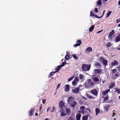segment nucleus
I'll return each mask as SVG.
<instances>
[{"label":"nucleus","mask_w":120,"mask_h":120,"mask_svg":"<svg viewBox=\"0 0 120 120\" xmlns=\"http://www.w3.org/2000/svg\"><path fill=\"white\" fill-rule=\"evenodd\" d=\"M74 100V98L72 97H69L67 100L68 103L70 104L71 107L73 108H74L77 104V102Z\"/></svg>","instance_id":"obj_1"},{"label":"nucleus","mask_w":120,"mask_h":120,"mask_svg":"<svg viewBox=\"0 0 120 120\" xmlns=\"http://www.w3.org/2000/svg\"><path fill=\"white\" fill-rule=\"evenodd\" d=\"M90 66L86 64H83L82 66V70L84 71H88L90 69Z\"/></svg>","instance_id":"obj_2"},{"label":"nucleus","mask_w":120,"mask_h":120,"mask_svg":"<svg viewBox=\"0 0 120 120\" xmlns=\"http://www.w3.org/2000/svg\"><path fill=\"white\" fill-rule=\"evenodd\" d=\"M59 107L62 110H65L64 109L66 108V106L65 105L64 102L62 100L60 101L59 102Z\"/></svg>","instance_id":"obj_3"},{"label":"nucleus","mask_w":120,"mask_h":120,"mask_svg":"<svg viewBox=\"0 0 120 120\" xmlns=\"http://www.w3.org/2000/svg\"><path fill=\"white\" fill-rule=\"evenodd\" d=\"M99 59L101 61H103L102 63L104 66H106L108 65L107 61L106 60H105L103 58V57H100Z\"/></svg>","instance_id":"obj_4"},{"label":"nucleus","mask_w":120,"mask_h":120,"mask_svg":"<svg viewBox=\"0 0 120 120\" xmlns=\"http://www.w3.org/2000/svg\"><path fill=\"white\" fill-rule=\"evenodd\" d=\"M79 87L72 89V91L73 93L74 94H77L79 91Z\"/></svg>","instance_id":"obj_5"},{"label":"nucleus","mask_w":120,"mask_h":120,"mask_svg":"<svg viewBox=\"0 0 120 120\" xmlns=\"http://www.w3.org/2000/svg\"><path fill=\"white\" fill-rule=\"evenodd\" d=\"M115 34V31L114 30H112V31L110 32L109 35V38H112L114 37V35L112 37V36Z\"/></svg>","instance_id":"obj_6"},{"label":"nucleus","mask_w":120,"mask_h":120,"mask_svg":"<svg viewBox=\"0 0 120 120\" xmlns=\"http://www.w3.org/2000/svg\"><path fill=\"white\" fill-rule=\"evenodd\" d=\"M98 92L97 90L95 89L91 90L90 91L91 93L96 96H97Z\"/></svg>","instance_id":"obj_7"},{"label":"nucleus","mask_w":120,"mask_h":120,"mask_svg":"<svg viewBox=\"0 0 120 120\" xmlns=\"http://www.w3.org/2000/svg\"><path fill=\"white\" fill-rule=\"evenodd\" d=\"M87 83L89 87H91L93 86L94 84L90 79H89L88 80Z\"/></svg>","instance_id":"obj_8"},{"label":"nucleus","mask_w":120,"mask_h":120,"mask_svg":"<svg viewBox=\"0 0 120 120\" xmlns=\"http://www.w3.org/2000/svg\"><path fill=\"white\" fill-rule=\"evenodd\" d=\"M111 65L114 66L115 65H117L118 64V62L116 60H114L111 63Z\"/></svg>","instance_id":"obj_9"},{"label":"nucleus","mask_w":120,"mask_h":120,"mask_svg":"<svg viewBox=\"0 0 120 120\" xmlns=\"http://www.w3.org/2000/svg\"><path fill=\"white\" fill-rule=\"evenodd\" d=\"M77 43L75 44L74 45V46L76 47L80 45L81 44V41L80 40H78L76 41Z\"/></svg>","instance_id":"obj_10"},{"label":"nucleus","mask_w":120,"mask_h":120,"mask_svg":"<svg viewBox=\"0 0 120 120\" xmlns=\"http://www.w3.org/2000/svg\"><path fill=\"white\" fill-rule=\"evenodd\" d=\"M64 111L61 110L60 111V112L61 113V116H65L67 114V113L65 112H64Z\"/></svg>","instance_id":"obj_11"},{"label":"nucleus","mask_w":120,"mask_h":120,"mask_svg":"<svg viewBox=\"0 0 120 120\" xmlns=\"http://www.w3.org/2000/svg\"><path fill=\"white\" fill-rule=\"evenodd\" d=\"M115 41L116 42H118L120 41V34L118 35L116 38Z\"/></svg>","instance_id":"obj_12"},{"label":"nucleus","mask_w":120,"mask_h":120,"mask_svg":"<svg viewBox=\"0 0 120 120\" xmlns=\"http://www.w3.org/2000/svg\"><path fill=\"white\" fill-rule=\"evenodd\" d=\"M69 87V85H66L65 91L67 92H69V91L70 90Z\"/></svg>","instance_id":"obj_13"},{"label":"nucleus","mask_w":120,"mask_h":120,"mask_svg":"<svg viewBox=\"0 0 120 120\" xmlns=\"http://www.w3.org/2000/svg\"><path fill=\"white\" fill-rule=\"evenodd\" d=\"M94 71L95 73H101V69H94Z\"/></svg>","instance_id":"obj_14"},{"label":"nucleus","mask_w":120,"mask_h":120,"mask_svg":"<svg viewBox=\"0 0 120 120\" xmlns=\"http://www.w3.org/2000/svg\"><path fill=\"white\" fill-rule=\"evenodd\" d=\"M115 85L114 83H111L110 84V85L109 86V88L110 89H112L113 87Z\"/></svg>","instance_id":"obj_15"},{"label":"nucleus","mask_w":120,"mask_h":120,"mask_svg":"<svg viewBox=\"0 0 120 120\" xmlns=\"http://www.w3.org/2000/svg\"><path fill=\"white\" fill-rule=\"evenodd\" d=\"M66 111L67 112V113L68 115H69L70 114V113L71 112L70 109L68 108H66L65 109Z\"/></svg>","instance_id":"obj_16"},{"label":"nucleus","mask_w":120,"mask_h":120,"mask_svg":"<svg viewBox=\"0 0 120 120\" xmlns=\"http://www.w3.org/2000/svg\"><path fill=\"white\" fill-rule=\"evenodd\" d=\"M81 115L80 114H78L76 116L77 120H80Z\"/></svg>","instance_id":"obj_17"},{"label":"nucleus","mask_w":120,"mask_h":120,"mask_svg":"<svg viewBox=\"0 0 120 120\" xmlns=\"http://www.w3.org/2000/svg\"><path fill=\"white\" fill-rule=\"evenodd\" d=\"M70 58L69 57V56L67 53L66 55L65 56V59L66 60H68Z\"/></svg>","instance_id":"obj_18"},{"label":"nucleus","mask_w":120,"mask_h":120,"mask_svg":"<svg viewBox=\"0 0 120 120\" xmlns=\"http://www.w3.org/2000/svg\"><path fill=\"white\" fill-rule=\"evenodd\" d=\"M112 12L111 11H109L106 14V17L107 18L111 14Z\"/></svg>","instance_id":"obj_19"},{"label":"nucleus","mask_w":120,"mask_h":120,"mask_svg":"<svg viewBox=\"0 0 120 120\" xmlns=\"http://www.w3.org/2000/svg\"><path fill=\"white\" fill-rule=\"evenodd\" d=\"M79 77L80 80H82L83 78V76L81 74H80L79 75Z\"/></svg>","instance_id":"obj_20"},{"label":"nucleus","mask_w":120,"mask_h":120,"mask_svg":"<svg viewBox=\"0 0 120 120\" xmlns=\"http://www.w3.org/2000/svg\"><path fill=\"white\" fill-rule=\"evenodd\" d=\"M115 90L116 91L118 94L120 93V89H118L116 87L115 88Z\"/></svg>","instance_id":"obj_21"},{"label":"nucleus","mask_w":120,"mask_h":120,"mask_svg":"<svg viewBox=\"0 0 120 120\" xmlns=\"http://www.w3.org/2000/svg\"><path fill=\"white\" fill-rule=\"evenodd\" d=\"M94 28V26L92 25L91 26L90 28L89 29V31L90 32L92 31Z\"/></svg>","instance_id":"obj_22"},{"label":"nucleus","mask_w":120,"mask_h":120,"mask_svg":"<svg viewBox=\"0 0 120 120\" xmlns=\"http://www.w3.org/2000/svg\"><path fill=\"white\" fill-rule=\"evenodd\" d=\"M112 45L111 44V42H108L106 45V47L109 48Z\"/></svg>","instance_id":"obj_23"},{"label":"nucleus","mask_w":120,"mask_h":120,"mask_svg":"<svg viewBox=\"0 0 120 120\" xmlns=\"http://www.w3.org/2000/svg\"><path fill=\"white\" fill-rule=\"evenodd\" d=\"M102 3L101 0H99L97 2V3L98 5H101Z\"/></svg>","instance_id":"obj_24"},{"label":"nucleus","mask_w":120,"mask_h":120,"mask_svg":"<svg viewBox=\"0 0 120 120\" xmlns=\"http://www.w3.org/2000/svg\"><path fill=\"white\" fill-rule=\"evenodd\" d=\"M108 93V91L107 90H105L103 92L102 94L103 95L105 96Z\"/></svg>","instance_id":"obj_25"},{"label":"nucleus","mask_w":120,"mask_h":120,"mask_svg":"<svg viewBox=\"0 0 120 120\" xmlns=\"http://www.w3.org/2000/svg\"><path fill=\"white\" fill-rule=\"evenodd\" d=\"M72 56L75 60H78V57L75 54H73Z\"/></svg>","instance_id":"obj_26"},{"label":"nucleus","mask_w":120,"mask_h":120,"mask_svg":"<svg viewBox=\"0 0 120 120\" xmlns=\"http://www.w3.org/2000/svg\"><path fill=\"white\" fill-rule=\"evenodd\" d=\"M94 80L95 82H98L99 81V79L98 78L95 77L94 78Z\"/></svg>","instance_id":"obj_27"},{"label":"nucleus","mask_w":120,"mask_h":120,"mask_svg":"<svg viewBox=\"0 0 120 120\" xmlns=\"http://www.w3.org/2000/svg\"><path fill=\"white\" fill-rule=\"evenodd\" d=\"M100 110L98 108H96V115H97L99 112Z\"/></svg>","instance_id":"obj_28"},{"label":"nucleus","mask_w":120,"mask_h":120,"mask_svg":"<svg viewBox=\"0 0 120 120\" xmlns=\"http://www.w3.org/2000/svg\"><path fill=\"white\" fill-rule=\"evenodd\" d=\"M109 97L108 95H107L104 98V101H103L104 102H105V101L107 100H108Z\"/></svg>","instance_id":"obj_29"},{"label":"nucleus","mask_w":120,"mask_h":120,"mask_svg":"<svg viewBox=\"0 0 120 120\" xmlns=\"http://www.w3.org/2000/svg\"><path fill=\"white\" fill-rule=\"evenodd\" d=\"M54 74L52 72H50L48 75V77L49 78H50Z\"/></svg>","instance_id":"obj_30"},{"label":"nucleus","mask_w":120,"mask_h":120,"mask_svg":"<svg viewBox=\"0 0 120 120\" xmlns=\"http://www.w3.org/2000/svg\"><path fill=\"white\" fill-rule=\"evenodd\" d=\"M88 119V117L86 116H84L82 118L83 120H87Z\"/></svg>","instance_id":"obj_31"},{"label":"nucleus","mask_w":120,"mask_h":120,"mask_svg":"<svg viewBox=\"0 0 120 120\" xmlns=\"http://www.w3.org/2000/svg\"><path fill=\"white\" fill-rule=\"evenodd\" d=\"M95 15L93 13L92 11H91L90 12V16L91 17H94Z\"/></svg>","instance_id":"obj_32"},{"label":"nucleus","mask_w":120,"mask_h":120,"mask_svg":"<svg viewBox=\"0 0 120 120\" xmlns=\"http://www.w3.org/2000/svg\"><path fill=\"white\" fill-rule=\"evenodd\" d=\"M86 50L87 51H92V49L91 47H89L87 48Z\"/></svg>","instance_id":"obj_33"},{"label":"nucleus","mask_w":120,"mask_h":120,"mask_svg":"<svg viewBox=\"0 0 120 120\" xmlns=\"http://www.w3.org/2000/svg\"><path fill=\"white\" fill-rule=\"evenodd\" d=\"M74 80L76 81V82H78L79 80L78 77H75L74 79Z\"/></svg>","instance_id":"obj_34"},{"label":"nucleus","mask_w":120,"mask_h":120,"mask_svg":"<svg viewBox=\"0 0 120 120\" xmlns=\"http://www.w3.org/2000/svg\"><path fill=\"white\" fill-rule=\"evenodd\" d=\"M87 96L88 98L90 99H94L95 98H93L91 96L89 95L88 94H87Z\"/></svg>","instance_id":"obj_35"},{"label":"nucleus","mask_w":120,"mask_h":120,"mask_svg":"<svg viewBox=\"0 0 120 120\" xmlns=\"http://www.w3.org/2000/svg\"><path fill=\"white\" fill-rule=\"evenodd\" d=\"M95 66H101V65L100 64V63L98 62H97L95 64Z\"/></svg>","instance_id":"obj_36"},{"label":"nucleus","mask_w":120,"mask_h":120,"mask_svg":"<svg viewBox=\"0 0 120 120\" xmlns=\"http://www.w3.org/2000/svg\"><path fill=\"white\" fill-rule=\"evenodd\" d=\"M32 111V110H30L29 112V115L31 116H32L33 115Z\"/></svg>","instance_id":"obj_37"},{"label":"nucleus","mask_w":120,"mask_h":120,"mask_svg":"<svg viewBox=\"0 0 120 120\" xmlns=\"http://www.w3.org/2000/svg\"><path fill=\"white\" fill-rule=\"evenodd\" d=\"M77 84L76 82L74 80L72 82V84L73 86H75Z\"/></svg>","instance_id":"obj_38"},{"label":"nucleus","mask_w":120,"mask_h":120,"mask_svg":"<svg viewBox=\"0 0 120 120\" xmlns=\"http://www.w3.org/2000/svg\"><path fill=\"white\" fill-rule=\"evenodd\" d=\"M117 71V70L116 69H114L112 70V73L113 74L115 73Z\"/></svg>","instance_id":"obj_39"},{"label":"nucleus","mask_w":120,"mask_h":120,"mask_svg":"<svg viewBox=\"0 0 120 120\" xmlns=\"http://www.w3.org/2000/svg\"><path fill=\"white\" fill-rule=\"evenodd\" d=\"M85 109V107L84 106H82L80 107V109L81 110H84Z\"/></svg>","instance_id":"obj_40"},{"label":"nucleus","mask_w":120,"mask_h":120,"mask_svg":"<svg viewBox=\"0 0 120 120\" xmlns=\"http://www.w3.org/2000/svg\"><path fill=\"white\" fill-rule=\"evenodd\" d=\"M74 78V77H71L69 78L68 79V81H71V80H72Z\"/></svg>","instance_id":"obj_41"},{"label":"nucleus","mask_w":120,"mask_h":120,"mask_svg":"<svg viewBox=\"0 0 120 120\" xmlns=\"http://www.w3.org/2000/svg\"><path fill=\"white\" fill-rule=\"evenodd\" d=\"M94 16L98 18L99 19L101 18L103 16V15H102L100 17L96 15H95Z\"/></svg>","instance_id":"obj_42"},{"label":"nucleus","mask_w":120,"mask_h":120,"mask_svg":"<svg viewBox=\"0 0 120 120\" xmlns=\"http://www.w3.org/2000/svg\"><path fill=\"white\" fill-rule=\"evenodd\" d=\"M66 62L65 61V62H63L62 63V64L61 65L62 66V67L64 66L65 65V64H67V63L65 64V63H66Z\"/></svg>","instance_id":"obj_43"},{"label":"nucleus","mask_w":120,"mask_h":120,"mask_svg":"<svg viewBox=\"0 0 120 120\" xmlns=\"http://www.w3.org/2000/svg\"><path fill=\"white\" fill-rule=\"evenodd\" d=\"M94 11H95L96 13H97L98 12V9L97 8H95V9H94Z\"/></svg>","instance_id":"obj_44"},{"label":"nucleus","mask_w":120,"mask_h":120,"mask_svg":"<svg viewBox=\"0 0 120 120\" xmlns=\"http://www.w3.org/2000/svg\"><path fill=\"white\" fill-rule=\"evenodd\" d=\"M116 68L118 69L119 71H120V66H119L117 67Z\"/></svg>","instance_id":"obj_45"},{"label":"nucleus","mask_w":120,"mask_h":120,"mask_svg":"<svg viewBox=\"0 0 120 120\" xmlns=\"http://www.w3.org/2000/svg\"><path fill=\"white\" fill-rule=\"evenodd\" d=\"M120 74L119 72H117L116 74H115V76H118Z\"/></svg>","instance_id":"obj_46"},{"label":"nucleus","mask_w":120,"mask_h":120,"mask_svg":"<svg viewBox=\"0 0 120 120\" xmlns=\"http://www.w3.org/2000/svg\"><path fill=\"white\" fill-rule=\"evenodd\" d=\"M53 109L51 110H50V111L51 112H52L54 111V106H53Z\"/></svg>","instance_id":"obj_47"},{"label":"nucleus","mask_w":120,"mask_h":120,"mask_svg":"<svg viewBox=\"0 0 120 120\" xmlns=\"http://www.w3.org/2000/svg\"><path fill=\"white\" fill-rule=\"evenodd\" d=\"M120 21V19H117L116 20V22L117 23L119 22Z\"/></svg>","instance_id":"obj_48"},{"label":"nucleus","mask_w":120,"mask_h":120,"mask_svg":"<svg viewBox=\"0 0 120 120\" xmlns=\"http://www.w3.org/2000/svg\"><path fill=\"white\" fill-rule=\"evenodd\" d=\"M55 70H57L56 71H57V72L58 71H59L60 70V69L59 68H56L55 69Z\"/></svg>","instance_id":"obj_49"},{"label":"nucleus","mask_w":120,"mask_h":120,"mask_svg":"<svg viewBox=\"0 0 120 120\" xmlns=\"http://www.w3.org/2000/svg\"><path fill=\"white\" fill-rule=\"evenodd\" d=\"M46 101V100L45 99H43L42 100V102L43 104H44L45 103V102Z\"/></svg>","instance_id":"obj_50"},{"label":"nucleus","mask_w":120,"mask_h":120,"mask_svg":"<svg viewBox=\"0 0 120 120\" xmlns=\"http://www.w3.org/2000/svg\"><path fill=\"white\" fill-rule=\"evenodd\" d=\"M60 84H58L57 86V88H59L60 86Z\"/></svg>","instance_id":"obj_51"},{"label":"nucleus","mask_w":120,"mask_h":120,"mask_svg":"<svg viewBox=\"0 0 120 120\" xmlns=\"http://www.w3.org/2000/svg\"><path fill=\"white\" fill-rule=\"evenodd\" d=\"M79 103L80 104H83V102L82 101H79Z\"/></svg>","instance_id":"obj_52"},{"label":"nucleus","mask_w":120,"mask_h":120,"mask_svg":"<svg viewBox=\"0 0 120 120\" xmlns=\"http://www.w3.org/2000/svg\"><path fill=\"white\" fill-rule=\"evenodd\" d=\"M115 113H115V112H113L112 113V114H113V115H112V116H114L115 115Z\"/></svg>","instance_id":"obj_53"},{"label":"nucleus","mask_w":120,"mask_h":120,"mask_svg":"<svg viewBox=\"0 0 120 120\" xmlns=\"http://www.w3.org/2000/svg\"><path fill=\"white\" fill-rule=\"evenodd\" d=\"M51 108L50 107V106H49L48 108L47 109H48V110H49Z\"/></svg>","instance_id":"obj_54"},{"label":"nucleus","mask_w":120,"mask_h":120,"mask_svg":"<svg viewBox=\"0 0 120 120\" xmlns=\"http://www.w3.org/2000/svg\"><path fill=\"white\" fill-rule=\"evenodd\" d=\"M102 32V30H100V31H98L97 32V33H101V32Z\"/></svg>","instance_id":"obj_55"},{"label":"nucleus","mask_w":120,"mask_h":120,"mask_svg":"<svg viewBox=\"0 0 120 120\" xmlns=\"http://www.w3.org/2000/svg\"><path fill=\"white\" fill-rule=\"evenodd\" d=\"M59 66H60V67H59V68L60 69V68L61 67H62V66L61 65H59Z\"/></svg>","instance_id":"obj_56"},{"label":"nucleus","mask_w":120,"mask_h":120,"mask_svg":"<svg viewBox=\"0 0 120 120\" xmlns=\"http://www.w3.org/2000/svg\"><path fill=\"white\" fill-rule=\"evenodd\" d=\"M53 72V73L54 74L56 72H57V71H55L54 72Z\"/></svg>","instance_id":"obj_57"},{"label":"nucleus","mask_w":120,"mask_h":120,"mask_svg":"<svg viewBox=\"0 0 120 120\" xmlns=\"http://www.w3.org/2000/svg\"><path fill=\"white\" fill-rule=\"evenodd\" d=\"M41 106L40 107V109H39V110L40 111L41 110Z\"/></svg>","instance_id":"obj_58"},{"label":"nucleus","mask_w":120,"mask_h":120,"mask_svg":"<svg viewBox=\"0 0 120 120\" xmlns=\"http://www.w3.org/2000/svg\"><path fill=\"white\" fill-rule=\"evenodd\" d=\"M118 4L119 5H120V0L119 1Z\"/></svg>","instance_id":"obj_59"},{"label":"nucleus","mask_w":120,"mask_h":120,"mask_svg":"<svg viewBox=\"0 0 120 120\" xmlns=\"http://www.w3.org/2000/svg\"><path fill=\"white\" fill-rule=\"evenodd\" d=\"M35 115L36 116H37L38 115V113H35Z\"/></svg>","instance_id":"obj_60"},{"label":"nucleus","mask_w":120,"mask_h":120,"mask_svg":"<svg viewBox=\"0 0 120 120\" xmlns=\"http://www.w3.org/2000/svg\"><path fill=\"white\" fill-rule=\"evenodd\" d=\"M105 10H104V11H103V14L102 15H103L104 14V13H105Z\"/></svg>","instance_id":"obj_61"},{"label":"nucleus","mask_w":120,"mask_h":120,"mask_svg":"<svg viewBox=\"0 0 120 120\" xmlns=\"http://www.w3.org/2000/svg\"><path fill=\"white\" fill-rule=\"evenodd\" d=\"M44 120H49V119L48 118H45Z\"/></svg>","instance_id":"obj_62"},{"label":"nucleus","mask_w":120,"mask_h":120,"mask_svg":"<svg viewBox=\"0 0 120 120\" xmlns=\"http://www.w3.org/2000/svg\"><path fill=\"white\" fill-rule=\"evenodd\" d=\"M107 90V91H108H108H110V90L109 89H108L107 90Z\"/></svg>","instance_id":"obj_63"},{"label":"nucleus","mask_w":120,"mask_h":120,"mask_svg":"<svg viewBox=\"0 0 120 120\" xmlns=\"http://www.w3.org/2000/svg\"><path fill=\"white\" fill-rule=\"evenodd\" d=\"M118 27L120 26V23L118 24Z\"/></svg>","instance_id":"obj_64"}]
</instances>
